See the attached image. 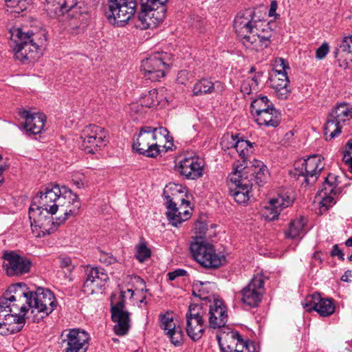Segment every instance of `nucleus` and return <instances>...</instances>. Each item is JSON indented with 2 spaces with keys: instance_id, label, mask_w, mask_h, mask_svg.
Segmentation results:
<instances>
[{
  "instance_id": "obj_44",
  "label": "nucleus",
  "mask_w": 352,
  "mask_h": 352,
  "mask_svg": "<svg viewBox=\"0 0 352 352\" xmlns=\"http://www.w3.org/2000/svg\"><path fill=\"white\" fill-rule=\"evenodd\" d=\"M8 8H13L12 12L20 13L25 10L31 0H5Z\"/></svg>"
},
{
  "instance_id": "obj_13",
  "label": "nucleus",
  "mask_w": 352,
  "mask_h": 352,
  "mask_svg": "<svg viewBox=\"0 0 352 352\" xmlns=\"http://www.w3.org/2000/svg\"><path fill=\"white\" fill-rule=\"evenodd\" d=\"M166 53L157 52L144 59L140 69L144 77L153 82L163 78L166 69L169 67V64L166 62Z\"/></svg>"
},
{
  "instance_id": "obj_58",
  "label": "nucleus",
  "mask_w": 352,
  "mask_h": 352,
  "mask_svg": "<svg viewBox=\"0 0 352 352\" xmlns=\"http://www.w3.org/2000/svg\"><path fill=\"white\" fill-rule=\"evenodd\" d=\"M330 255L331 256H337L338 258L343 261L344 260V254L342 250H340L338 247V244H336L333 246V248L331 251Z\"/></svg>"
},
{
  "instance_id": "obj_8",
  "label": "nucleus",
  "mask_w": 352,
  "mask_h": 352,
  "mask_svg": "<svg viewBox=\"0 0 352 352\" xmlns=\"http://www.w3.org/2000/svg\"><path fill=\"white\" fill-rule=\"evenodd\" d=\"M208 305L190 304L186 314V331L190 338L196 342L201 339L205 331L204 318L207 315Z\"/></svg>"
},
{
  "instance_id": "obj_9",
  "label": "nucleus",
  "mask_w": 352,
  "mask_h": 352,
  "mask_svg": "<svg viewBox=\"0 0 352 352\" xmlns=\"http://www.w3.org/2000/svg\"><path fill=\"white\" fill-rule=\"evenodd\" d=\"M254 166V169L249 178L230 177L229 192H233L237 190L240 192H245L246 190H248V192H251L254 185L260 187L267 182L268 170L266 166L261 161H256Z\"/></svg>"
},
{
  "instance_id": "obj_15",
  "label": "nucleus",
  "mask_w": 352,
  "mask_h": 352,
  "mask_svg": "<svg viewBox=\"0 0 352 352\" xmlns=\"http://www.w3.org/2000/svg\"><path fill=\"white\" fill-rule=\"evenodd\" d=\"M289 69L287 62L282 58L276 60V68L270 77V86L274 90L276 96L286 99L290 92L289 78L286 69Z\"/></svg>"
},
{
  "instance_id": "obj_40",
  "label": "nucleus",
  "mask_w": 352,
  "mask_h": 352,
  "mask_svg": "<svg viewBox=\"0 0 352 352\" xmlns=\"http://www.w3.org/2000/svg\"><path fill=\"white\" fill-rule=\"evenodd\" d=\"M282 205H283V204H279L278 199H272L268 206L265 207V210L268 212L267 217L270 220H274L278 218L283 208Z\"/></svg>"
},
{
  "instance_id": "obj_62",
  "label": "nucleus",
  "mask_w": 352,
  "mask_h": 352,
  "mask_svg": "<svg viewBox=\"0 0 352 352\" xmlns=\"http://www.w3.org/2000/svg\"><path fill=\"white\" fill-rule=\"evenodd\" d=\"M352 276V272L351 270H347L344 272V274L341 277V280L344 282H351V280L349 279L350 277Z\"/></svg>"
},
{
  "instance_id": "obj_41",
  "label": "nucleus",
  "mask_w": 352,
  "mask_h": 352,
  "mask_svg": "<svg viewBox=\"0 0 352 352\" xmlns=\"http://www.w3.org/2000/svg\"><path fill=\"white\" fill-rule=\"evenodd\" d=\"M337 186V177L333 173H329L325 178L322 190L324 191L325 195L327 193L335 195L336 193V188Z\"/></svg>"
},
{
  "instance_id": "obj_48",
  "label": "nucleus",
  "mask_w": 352,
  "mask_h": 352,
  "mask_svg": "<svg viewBox=\"0 0 352 352\" xmlns=\"http://www.w3.org/2000/svg\"><path fill=\"white\" fill-rule=\"evenodd\" d=\"M245 192H240L239 190L229 192L230 195L234 198L235 201L239 204H246L250 198V192L248 190L244 191Z\"/></svg>"
},
{
  "instance_id": "obj_27",
  "label": "nucleus",
  "mask_w": 352,
  "mask_h": 352,
  "mask_svg": "<svg viewBox=\"0 0 352 352\" xmlns=\"http://www.w3.org/2000/svg\"><path fill=\"white\" fill-rule=\"evenodd\" d=\"M166 208L168 211L166 212L167 219L169 223L175 226L178 227L182 222L188 220L190 217V213L188 210H185L182 211V208H177V204L173 201L169 195H166Z\"/></svg>"
},
{
  "instance_id": "obj_33",
  "label": "nucleus",
  "mask_w": 352,
  "mask_h": 352,
  "mask_svg": "<svg viewBox=\"0 0 352 352\" xmlns=\"http://www.w3.org/2000/svg\"><path fill=\"white\" fill-rule=\"evenodd\" d=\"M314 299L317 301V305L314 307V311H317L320 316H329L335 311V306L331 299L322 298L320 294H316Z\"/></svg>"
},
{
  "instance_id": "obj_2",
  "label": "nucleus",
  "mask_w": 352,
  "mask_h": 352,
  "mask_svg": "<svg viewBox=\"0 0 352 352\" xmlns=\"http://www.w3.org/2000/svg\"><path fill=\"white\" fill-rule=\"evenodd\" d=\"M11 36L16 43L14 47V56L23 63L38 58L41 54V47L46 41L44 33L30 31L24 32L20 28L12 30Z\"/></svg>"
},
{
  "instance_id": "obj_21",
  "label": "nucleus",
  "mask_w": 352,
  "mask_h": 352,
  "mask_svg": "<svg viewBox=\"0 0 352 352\" xmlns=\"http://www.w3.org/2000/svg\"><path fill=\"white\" fill-rule=\"evenodd\" d=\"M3 267L9 276H19L30 272L32 262L14 252L4 253Z\"/></svg>"
},
{
  "instance_id": "obj_18",
  "label": "nucleus",
  "mask_w": 352,
  "mask_h": 352,
  "mask_svg": "<svg viewBox=\"0 0 352 352\" xmlns=\"http://www.w3.org/2000/svg\"><path fill=\"white\" fill-rule=\"evenodd\" d=\"M124 298L125 292L121 291L119 300L115 305H113V302H111V319L116 323L113 327V331L119 336L126 335L131 327V313L124 309L125 304Z\"/></svg>"
},
{
  "instance_id": "obj_64",
  "label": "nucleus",
  "mask_w": 352,
  "mask_h": 352,
  "mask_svg": "<svg viewBox=\"0 0 352 352\" xmlns=\"http://www.w3.org/2000/svg\"><path fill=\"white\" fill-rule=\"evenodd\" d=\"M262 72H256L254 76L252 78H249V80H252V82H254L256 83V86L258 85V80H260L261 77L262 76Z\"/></svg>"
},
{
  "instance_id": "obj_35",
  "label": "nucleus",
  "mask_w": 352,
  "mask_h": 352,
  "mask_svg": "<svg viewBox=\"0 0 352 352\" xmlns=\"http://www.w3.org/2000/svg\"><path fill=\"white\" fill-rule=\"evenodd\" d=\"M272 107H274L273 103L265 96L254 100L250 105L251 112L254 117Z\"/></svg>"
},
{
  "instance_id": "obj_28",
  "label": "nucleus",
  "mask_w": 352,
  "mask_h": 352,
  "mask_svg": "<svg viewBox=\"0 0 352 352\" xmlns=\"http://www.w3.org/2000/svg\"><path fill=\"white\" fill-rule=\"evenodd\" d=\"M254 120L258 125L266 126L276 127L281 120V114L274 107L261 112L254 116Z\"/></svg>"
},
{
  "instance_id": "obj_60",
  "label": "nucleus",
  "mask_w": 352,
  "mask_h": 352,
  "mask_svg": "<svg viewBox=\"0 0 352 352\" xmlns=\"http://www.w3.org/2000/svg\"><path fill=\"white\" fill-rule=\"evenodd\" d=\"M16 302L17 303L13 304L12 306L10 305V302H8V305L9 306V307H7V309H9V308H13L14 310H16V313H20V307H21V306H22L23 305H28L27 304L25 305V303H24V302H25V300L22 301V302H19V301H16Z\"/></svg>"
},
{
  "instance_id": "obj_46",
  "label": "nucleus",
  "mask_w": 352,
  "mask_h": 352,
  "mask_svg": "<svg viewBox=\"0 0 352 352\" xmlns=\"http://www.w3.org/2000/svg\"><path fill=\"white\" fill-rule=\"evenodd\" d=\"M234 352H257L256 346L252 342L244 341L241 336L239 338V342L237 343L236 351Z\"/></svg>"
},
{
  "instance_id": "obj_42",
  "label": "nucleus",
  "mask_w": 352,
  "mask_h": 352,
  "mask_svg": "<svg viewBox=\"0 0 352 352\" xmlns=\"http://www.w3.org/2000/svg\"><path fill=\"white\" fill-rule=\"evenodd\" d=\"M160 327L165 331H166V334L173 331L177 327H176L175 324L173 322V317L170 316L169 313H166L165 314L160 315Z\"/></svg>"
},
{
  "instance_id": "obj_11",
  "label": "nucleus",
  "mask_w": 352,
  "mask_h": 352,
  "mask_svg": "<svg viewBox=\"0 0 352 352\" xmlns=\"http://www.w3.org/2000/svg\"><path fill=\"white\" fill-rule=\"evenodd\" d=\"M46 10L51 17L63 16L67 13L77 18L88 12L87 4L78 0H46Z\"/></svg>"
},
{
  "instance_id": "obj_19",
  "label": "nucleus",
  "mask_w": 352,
  "mask_h": 352,
  "mask_svg": "<svg viewBox=\"0 0 352 352\" xmlns=\"http://www.w3.org/2000/svg\"><path fill=\"white\" fill-rule=\"evenodd\" d=\"M151 126L141 127L133 148L138 153L148 157H156L160 154V144H156L151 133Z\"/></svg>"
},
{
  "instance_id": "obj_22",
  "label": "nucleus",
  "mask_w": 352,
  "mask_h": 352,
  "mask_svg": "<svg viewBox=\"0 0 352 352\" xmlns=\"http://www.w3.org/2000/svg\"><path fill=\"white\" fill-rule=\"evenodd\" d=\"M89 334L84 330L72 329L66 335L67 352H86L89 347Z\"/></svg>"
},
{
  "instance_id": "obj_10",
  "label": "nucleus",
  "mask_w": 352,
  "mask_h": 352,
  "mask_svg": "<svg viewBox=\"0 0 352 352\" xmlns=\"http://www.w3.org/2000/svg\"><path fill=\"white\" fill-rule=\"evenodd\" d=\"M137 0H108V10L105 14L110 23L124 26L134 15Z\"/></svg>"
},
{
  "instance_id": "obj_26",
  "label": "nucleus",
  "mask_w": 352,
  "mask_h": 352,
  "mask_svg": "<svg viewBox=\"0 0 352 352\" xmlns=\"http://www.w3.org/2000/svg\"><path fill=\"white\" fill-rule=\"evenodd\" d=\"M19 115L25 120L23 127L27 132L36 135L43 129L46 118L43 113H32L30 111L23 109Z\"/></svg>"
},
{
  "instance_id": "obj_29",
  "label": "nucleus",
  "mask_w": 352,
  "mask_h": 352,
  "mask_svg": "<svg viewBox=\"0 0 352 352\" xmlns=\"http://www.w3.org/2000/svg\"><path fill=\"white\" fill-rule=\"evenodd\" d=\"M223 86L219 81L212 82L207 79H201L197 81L193 86L192 96H199L211 94L215 91H222Z\"/></svg>"
},
{
  "instance_id": "obj_55",
  "label": "nucleus",
  "mask_w": 352,
  "mask_h": 352,
  "mask_svg": "<svg viewBox=\"0 0 352 352\" xmlns=\"http://www.w3.org/2000/svg\"><path fill=\"white\" fill-rule=\"evenodd\" d=\"M340 50L343 52L350 53L352 52V36L343 38L340 45Z\"/></svg>"
},
{
  "instance_id": "obj_54",
  "label": "nucleus",
  "mask_w": 352,
  "mask_h": 352,
  "mask_svg": "<svg viewBox=\"0 0 352 352\" xmlns=\"http://www.w3.org/2000/svg\"><path fill=\"white\" fill-rule=\"evenodd\" d=\"M208 230V225L204 221H198L195 223V231L196 236L195 237H201L205 239V234Z\"/></svg>"
},
{
  "instance_id": "obj_17",
  "label": "nucleus",
  "mask_w": 352,
  "mask_h": 352,
  "mask_svg": "<svg viewBox=\"0 0 352 352\" xmlns=\"http://www.w3.org/2000/svg\"><path fill=\"white\" fill-rule=\"evenodd\" d=\"M265 292L263 275H254L239 293L241 302L249 307H257Z\"/></svg>"
},
{
  "instance_id": "obj_63",
  "label": "nucleus",
  "mask_w": 352,
  "mask_h": 352,
  "mask_svg": "<svg viewBox=\"0 0 352 352\" xmlns=\"http://www.w3.org/2000/svg\"><path fill=\"white\" fill-rule=\"evenodd\" d=\"M346 146L348 148L344 155H346V157H352V139L347 142Z\"/></svg>"
},
{
  "instance_id": "obj_12",
  "label": "nucleus",
  "mask_w": 352,
  "mask_h": 352,
  "mask_svg": "<svg viewBox=\"0 0 352 352\" xmlns=\"http://www.w3.org/2000/svg\"><path fill=\"white\" fill-rule=\"evenodd\" d=\"M352 118V107L342 102L338 104L330 112L325 126L324 134L329 133L330 139L338 136L341 133L343 124Z\"/></svg>"
},
{
  "instance_id": "obj_52",
  "label": "nucleus",
  "mask_w": 352,
  "mask_h": 352,
  "mask_svg": "<svg viewBox=\"0 0 352 352\" xmlns=\"http://www.w3.org/2000/svg\"><path fill=\"white\" fill-rule=\"evenodd\" d=\"M257 89L258 86H256V83L248 79L244 80L241 85V91L244 95H250L253 91H256Z\"/></svg>"
},
{
  "instance_id": "obj_51",
  "label": "nucleus",
  "mask_w": 352,
  "mask_h": 352,
  "mask_svg": "<svg viewBox=\"0 0 352 352\" xmlns=\"http://www.w3.org/2000/svg\"><path fill=\"white\" fill-rule=\"evenodd\" d=\"M157 90L152 89L148 92V94L145 96L142 101V105H144L148 108L155 107L158 104L157 100H154V97L157 96Z\"/></svg>"
},
{
  "instance_id": "obj_34",
  "label": "nucleus",
  "mask_w": 352,
  "mask_h": 352,
  "mask_svg": "<svg viewBox=\"0 0 352 352\" xmlns=\"http://www.w3.org/2000/svg\"><path fill=\"white\" fill-rule=\"evenodd\" d=\"M242 161H237L233 164V171L230 177H239V179H243L244 177H250V174L252 173L254 169V164H255V160L252 166L248 168L247 166L246 160L247 159H241Z\"/></svg>"
},
{
  "instance_id": "obj_7",
  "label": "nucleus",
  "mask_w": 352,
  "mask_h": 352,
  "mask_svg": "<svg viewBox=\"0 0 352 352\" xmlns=\"http://www.w3.org/2000/svg\"><path fill=\"white\" fill-rule=\"evenodd\" d=\"M80 208V202L78 196L74 193L71 189L63 186L61 195L58 196L56 202L50 206V213L54 214L58 210L63 214V217H58V224L63 223L69 217L75 216Z\"/></svg>"
},
{
  "instance_id": "obj_37",
  "label": "nucleus",
  "mask_w": 352,
  "mask_h": 352,
  "mask_svg": "<svg viewBox=\"0 0 352 352\" xmlns=\"http://www.w3.org/2000/svg\"><path fill=\"white\" fill-rule=\"evenodd\" d=\"M305 224V222L303 217L292 221L287 231L285 232L286 237L294 239L298 236L302 232Z\"/></svg>"
},
{
  "instance_id": "obj_32",
  "label": "nucleus",
  "mask_w": 352,
  "mask_h": 352,
  "mask_svg": "<svg viewBox=\"0 0 352 352\" xmlns=\"http://www.w3.org/2000/svg\"><path fill=\"white\" fill-rule=\"evenodd\" d=\"M241 335L237 331H231L222 340L218 337L219 344L222 352H234L236 351Z\"/></svg>"
},
{
  "instance_id": "obj_31",
  "label": "nucleus",
  "mask_w": 352,
  "mask_h": 352,
  "mask_svg": "<svg viewBox=\"0 0 352 352\" xmlns=\"http://www.w3.org/2000/svg\"><path fill=\"white\" fill-rule=\"evenodd\" d=\"M82 140L81 144V148L87 153L94 154L98 151V148L104 146L108 142L107 138H102V136L91 138V137H80Z\"/></svg>"
},
{
  "instance_id": "obj_20",
  "label": "nucleus",
  "mask_w": 352,
  "mask_h": 352,
  "mask_svg": "<svg viewBox=\"0 0 352 352\" xmlns=\"http://www.w3.org/2000/svg\"><path fill=\"white\" fill-rule=\"evenodd\" d=\"M85 275L82 291L87 295L101 292L109 280V276L102 267H87Z\"/></svg>"
},
{
  "instance_id": "obj_57",
  "label": "nucleus",
  "mask_w": 352,
  "mask_h": 352,
  "mask_svg": "<svg viewBox=\"0 0 352 352\" xmlns=\"http://www.w3.org/2000/svg\"><path fill=\"white\" fill-rule=\"evenodd\" d=\"M60 266L63 269H65L66 272L71 273L75 267V265L72 264L71 258L64 257L60 258Z\"/></svg>"
},
{
  "instance_id": "obj_59",
  "label": "nucleus",
  "mask_w": 352,
  "mask_h": 352,
  "mask_svg": "<svg viewBox=\"0 0 352 352\" xmlns=\"http://www.w3.org/2000/svg\"><path fill=\"white\" fill-rule=\"evenodd\" d=\"M187 272L183 269H178L168 274V278L170 280H175L179 276H184L186 274Z\"/></svg>"
},
{
  "instance_id": "obj_4",
  "label": "nucleus",
  "mask_w": 352,
  "mask_h": 352,
  "mask_svg": "<svg viewBox=\"0 0 352 352\" xmlns=\"http://www.w3.org/2000/svg\"><path fill=\"white\" fill-rule=\"evenodd\" d=\"M190 251L194 259L206 268L214 269L222 265L224 256H219L212 244L201 237H193Z\"/></svg>"
},
{
  "instance_id": "obj_23",
  "label": "nucleus",
  "mask_w": 352,
  "mask_h": 352,
  "mask_svg": "<svg viewBox=\"0 0 352 352\" xmlns=\"http://www.w3.org/2000/svg\"><path fill=\"white\" fill-rule=\"evenodd\" d=\"M208 322L210 328L218 329L226 325L228 321L226 307L223 300L214 299L208 305Z\"/></svg>"
},
{
  "instance_id": "obj_45",
  "label": "nucleus",
  "mask_w": 352,
  "mask_h": 352,
  "mask_svg": "<svg viewBox=\"0 0 352 352\" xmlns=\"http://www.w3.org/2000/svg\"><path fill=\"white\" fill-rule=\"evenodd\" d=\"M237 135L238 134L231 133L230 135L227 134L223 135L220 142L221 148L225 151L230 148L235 149V142H236Z\"/></svg>"
},
{
  "instance_id": "obj_53",
  "label": "nucleus",
  "mask_w": 352,
  "mask_h": 352,
  "mask_svg": "<svg viewBox=\"0 0 352 352\" xmlns=\"http://www.w3.org/2000/svg\"><path fill=\"white\" fill-rule=\"evenodd\" d=\"M316 294H320L318 292H314L311 295H308L305 300L302 302V305L308 311L314 310V307L317 305V301L314 299Z\"/></svg>"
},
{
  "instance_id": "obj_43",
  "label": "nucleus",
  "mask_w": 352,
  "mask_h": 352,
  "mask_svg": "<svg viewBox=\"0 0 352 352\" xmlns=\"http://www.w3.org/2000/svg\"><path fill=\"white\" fill-rule=\"evenodd\" d=\"M151 250L147 247L146 243L141 241L136 245L135 258L140 261L143 262L151 256Z\"/></svg>"
},
{
  "instance_id": "obj_16",
  "label": "nucleus",
  "mask_w": 352,
  "mask_h": 352,
  "mask_svg": "<svg viewBox=\"0 0 352 352\" xmlns=\"http://www.w3.org/2000/svg\"><path fill=\"white\" fill-rule=\"evenodd\" d=\"M254 11L248 9L239 12L234 19V28L237 35L243 39L244 45H251L256 43L255 35L252 36L248 35V34L254 33V29H256V21L254 20Z\"/></svg>"
},
{
  "instance_id": "obj_6",
  "label": "nucleus",
  "mask_w": 352,
  "mask_h": 352,
  "mask_svg": "<svg viewBox=\"0 0 352 352\" xmlns=\"http://www.w3.org/2000/svg\"><path fill=\"white\" fill-rule=\"evenodd\" d=\"M28 214L32 232L36 237H44L50 234L60 225L57 223L58 218L54 221L50 209L43 210L39 206L31 204Z\"/></svg>"
},
{
  "instance_id": "obj_61",
  "label": "nucleus",
  "mask_w": 352,
  "mask_h": 352,
  "mask_svg": "<svg viewBox=\"0 0 352 352\" xmlns=\"http://www.w3.org/2000/svg\"><path fill=\"white\" fill-rule=\"evenodd\" d=\"M278 5L276 1H271L270 8L269 10V16H276L277 14H276V10L277 9Z\"/></svg>"
},
{
  "instance_id": "obj_1",
  "label": "nucleus",
  "mask_w": 352,
  "mask_h": 352,
  "mask_svg": "<svg viewBox=\"0 0 352 352\" xmlns=\"http://www.w3.org/2000/svg\"><path fill=\"white\" fill-rule=\"evenodd\" d=\"M24 292L20 286L10 285L0 298V334L8 336L19 332L25 324V316L28 307L22 305L20 313H16L13 308H9L8 302L23 301Z\"/></svg>"
},
{
  "instance_id": "obj_30",
  "label": "nucleus",
  "mask_w": 352,
  "mask_h": 352,
  "mask_svg": "<svg viewBox=\"0 0 352 352\" xmlns=\"http://www.w3.org/2000/svg\"><path fill=\"white\" fill-rule=\"evenodd\" d=\"M192 295L201 299L207 300L208 296H205L212 293L216 288V284L211 281L194 280L192 283Z\"/></svg>"
},
{
  "instance_id": "obj_25",
  "label": "nucleus",
  "mask_w": 352,
  "mask_h": 352,
  "mask_svg": "<svg viewBox=\"0 0 352 352\" xmlns=\"http://www.w3.org/2000/svg\"><path fill=\"white\" fill-rule=\"evenodd\" d=\"M62 187L60 188L57 184H50L47 186L44 191L40 192V195H36L33 198L32 205L38 206L37 202L39 203V207L43 210L50 209V206L56 202L58 199V196L61 195Z\"/></svg>"
},
{
  "instance_id": "obj_56",
  "label": "nucleus",
  "mask_w": 352,
  "mask_h": 352,
  "mask_svg": "<svg viewBox=\"0 0 352 352\" xmlns=\"http://www.w3.org/2000/svg\"><path fill=\"white\" fill-rule=\"evenodd\" d=\"M329 51L327 43H323L316 51V57L318 60L323 59Z\"/></svg>"
},
{
  "instance_id": "obj_39",
  "label": "nucleus",
  "mask_w": 352,
  "mask_h": 352,
  "mask_svg": "<svg viewBox=\"0 0 352 352\" xmlns=\"http://www.w3.org/2000/svg\"><path fill=\"white\" fill-rule=\"evenodd\" d=\"M100 135L103 139L107 138L106 131L104 128L94 124H89L85 126L82 130L80 137L96 138L100 136Z\"/></svg>"
},
{
  "instance_id": "obj_49",
  "label": "nucleus",
  "mask_w": 352,
  "mask_h": 352,
  "mask_svg": "<svg viewBox=\"0 0 352 352\" xmlns=\"http://www.w3.org/2000/svg\"><path fill=\"white\" fill-rule=\"evenodd\" d=\"M321 192L323 193V197L320 201V210H327L329 207L332 206L336 204V201L333 197L331 196V194L327 193L324 194V191L321 190Z\"/></svg>"
},
{
  "instance_id": "obj_38",
  "label": "nucleus",
  "mask_w": 352,
  "mask_h": 352,
  "mask_svg": "<svg viewBox=\"0 0 352 352\" xmlns=\"http://www.w3.org/2000/svg\"><path fill=\"white\" fill-rule=\"evenodd\" d=\"M150 131H151V133L154 139V141H156V144H160V143L164 142H168L170 141V140H172V138L169 135L168 131L165 127L151 126Z\"/></svg>"
},
{
  "instance_id": "obj_14",
  "label": "nucleus",
  "mask_w": 352,
  "mask_h": 352,
  "mask_svg": "<svg viewBox=\"0 0 352 352\" xmlns=\"http://www.w3.org/2000/svg\"><path fill=\"white\" fill-rule=\"evenodd\" d=\"M324 157L320 155H310L307 159L300 160L294 163V175L304 177V182L306 185L309 184V178L315 177L314 182L316 181L317 177L324 168L323 162Z\"/></svg>"
},
{
  "instance_id": "obj_5",
  "label": "nucleus",
  "mask_w": 352,
  "mask_h": 352,
  "mask_svg": "<svg viewBox=\"0 0 352 352\" xmlns=\"http://www.w3.org/2000/svg\"><path fill=\"white\" fill-rule=\"evenodd\" d=\"M168 0H140L141 9L138 15V25L142 30L155 28L164 17L165 5Z\"/></svg>"
},
{
  "instance_id": "obj_3",
  "label": "nucleus",
  "mask_w": 352,
  "mask_h": 352,
  "mask_svg": "<svg viewBox=\"0 0 352 352\" xmlns=\"http://www.w3.org/2000/svg\"><path fill=\"white\" fill-rule=\"evenodd\" d=\"M13 285L20 286V289L25 293L23 301L25 300L28 311L30 307L41 313V318L47 316L56 307V300L54 294L48 289L38 287L36 291H28V288L25 283H19Z\"/></svg>"
},
{
  "instance_id": "obj_47",
  "label": "nucleus",
  "mask_w": 352,
  "mask_h": 352,
  "mask_svg": "<svg viewBox=\"0 0 352 352\" xmlns=\"http://www.w3.org/2000/svg\"><path fill=\"white\" fill-rule=\"evenodd\" d=\"M167 335L168 336L170 342L175 346H180L182 344L184 341V333L180 327H177L173 331L167 333Z\"/></svg>"
},
{
  "instance_id": "obj_24",
  "label": "nucleus",
  "mask_w": 352,
  "mask_h": 352,
  "mask_svg": "<svg viewBox=\"0 0 352 352\" xmlns=\"http://www.w3.org/2000/svg\"><path fill=\"white\" fill-rule=\"evenodd\" d=\"M176 169L189 179H196L203 175V164L196 157H184L176 166Z\"/></svg>"
},
{
  "instance_id": "obj_50",
  "label": "nucleus",
  "mask_w": 352,
  "mask_h": 352,
  "mask_svg": "<svg viewBox=\"0 0 352 352\" xmlns=\"http://www.w3.org/2000/svg\"><path fill=\"white\" fill-rule=\"evenodd\" d=\"M255 38L256 41L258 40L260 43H261V46L264 47H267L270 43V38L272 37V32L271 31H265V29H263V33L256 32Z\"/></svg>"
},
{
  "instance_id": "obj_36",
  "label": "nucleus",
  "mask_w": 352,
  "mask_h": 352,
  "mask_svg": "<svg viewBox=\"0 0 352 352\" xmlns=\"http://www.w3.org/2000/svg\"><path fill=\"white\" fill-rule=\"evenodd\" d=\"M235 150L238 153L241 159H248L249 155L252 153L253 144L249 140L239 138L237 135Z\"/></svg>"
}]
</instances>
